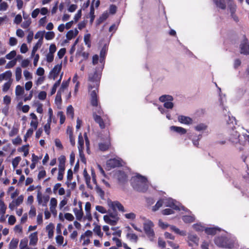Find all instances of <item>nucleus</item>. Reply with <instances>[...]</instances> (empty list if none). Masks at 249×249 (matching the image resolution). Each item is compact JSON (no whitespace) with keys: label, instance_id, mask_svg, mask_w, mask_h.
Returning <instances> with one entry per match:
<instances>
[{"label":"nucleus","instance_id":"obj_1","mask_svg":"<svg viewBox=\"0 0 249 249\" xmlns=\"http://www.w3.org/2000/svg\"><path fill=\"white\" fill-rule=\"evenodd\" d=\"M89 90L90 92V101L91 105L94 107H97L99 104V97L98 96V88L95 87L94 85H91L89 86Z\"/></svg>","mask_w":249,"mask_h":249},{"label":"nucleus","instance_id":"obj_2","mask_svg":"<svg viewBox=\"0 0 249 249\" xmlns=\"http://www.w3.org/2000/svg\"><path fill=\"white\" fill-rule=\"evenodd\" d=\"M215 244L219 247L231 249L234 247V244L224 237H217L214 239Z\"/></svg>","mask_w":249,"mask_h":249},{"label":"nucleus","instance_id":"obj_3","mask_svg":"<svg viewBox=\"0 0 249 249\" xmlns=\"http://www.w3.org/2000/svg\"><path fill=\"white\" fill-rule=\"evenodd\" d=\"M159 100L161 102L164 103L163 107L167 109H172L174 107L172 103L173 97L170 95H163L160 97Z\"/></svg>","mask_w":249,"mask_h":249},{"label":"nucleus","instance_id":"obj_4","mask_svg":"<svg viewBox=\"0 0 249 249\" xmlns=\"http://www.w3.org/2000/svg\"><path fill=\"white\" fill-rule=\"evenodd\" d=\"M154 224L151 221H148L143 224V229L145 234L149 237H153L155 233L153 229Z\"/></svg>","mask_w":249,"mask_h":249},{"label":"nucleus","instance_id":"obj_5","mask_svg":"<svg viewBox=\"0 0 249 249\" xmlns=\"http://www.w3.org/2000/svg\"><path fill=\"white\" fill-rule=\"evenodd\" d=\"M136 178L138 179V181H140L141 184L139 185L140 186L138 187V190L140 192H145L148 189L147 178L139 174L136 176Z\"/></svg>","mask_w":249,"mask_h":249},{"label":"nucleus","instance_id":"obj_6","mask_svg":"<svg viewBox=\"0 0 249 249\" xmlns=\"http://www.w3.org/2000/svg\"><path fill=\"white\" fill-rule=\"evenodd\" d=\"M240 53L247 55L249 54V42L245 35L243 36V39L240 45Z\"/></svg>","mask_w":249,"mask_h":249},{"label":"nucleus","instance_id":"obj_7","mask_svg":"<svg viewBox=\"0 0 249 249\" xmlns=\"http://www.w3.org/2000/svg\"><path fill=\"white\" fill-rule=\"evenodd\" d=\"M62 69V63L55 65L53 69L50 71L49 75L50 79L55 80L58 76Z\"/></svg>","mask_w":249,"mask_h":249},{"label":"nucleus","instance_id":"obj_8","mask_svg":"<svg viewBox=\"0 0 249 249\" xmlns=\"http://www.w3.org/2000/svg\"><path fill=\"white\" fill-rule=\"evenodd\" d=\"M107 166L110 168H114L122 166L121 161L115 158L108 160L107 162Z\"/></svg>","mask_w":249,"mask_h":249},{"label":"nucleus","instance_id":"obj_9","mask_svg":"<svg viewBox=\"0 0 249 249\" xmlns=\"http://www.w3.org/2000/svg\"><path fill=\"white\" fill-rule=\"evenodd\" d=\"M188 244L190 247L198 245L199 238L196 235L189 234L188 236Z\"/></svg>","mask_w":249,"mask_h":249},{"label":"nucleus","instance_id":"obj_10","mask_svg":"<svg viewBox=\"0 0 249 249\" xmlns=\"http://www.w3.org/2000/svg\"><path fill=\"white\" fill-rule=\"evenodd\" d=\"M89 81L93 82V84H91L92 86L94 85L95 87L98 88L99 86V78L96 71H95L91 76H89Z\"/></svg>","mask_w":249,"mask_h":249},{"label":"nucleus","instance_id":"obj_11","mask_svg":"<svg viewBox=\"0 0 249 249\" xmlns=\"http://www.w3.org/2000/svg\"><path fill=\"white\" fill-rule=\"evenodd\" d=\"M110 207L113 211L116 210V209L117 208L119 211L123 213L125 211L123 205L118 201L112 202L110 204Z\"/></svg>","mask_w":249,"mask_h":249},{"label":"nucleus","instance_id":"obj_12","mask_svg":"<svg viewBox=\"0 0 249 249\" xmlns=\"http://www.w3.org/2000/svg\"><path fill=\"white\" fill-rule=\"evenodd\" d=\"M93 118L95 122L99 124V126L101 129H104L105 128L104 122L100 115H97L96 112H93Z\"/></svg>","mask_w":249,"mask_h":249},{"label":"nucleus","instance_id":"obj_13","mask_svg":"<svg viewBox=\"0 0 249 249\" xmlns=\"http://www.w3.org/2000/svg\"><path fill=\"white\" fill-rule=\"evenodd\" d=\"M178 121L181 124H190L193 123V120L191 118L184 115L178 116Z\"/></svg>","mask_w":249,"mask_h":249},{"label":"nucleus","instance_id":"obj_14","mask_svg":"<svg viewBox=\"0 0 249 249\" xmlns=\"http://www.w3.org/2000/svg\"><path fill=\"white\" fill-rule=\"evenodd\" d=\"M118 180L120 183H124L126 182L127 176L126 174L123 171H119L118 173Z\"/></svg>","mask_w":249,"mask_h":249},{"label":"nucleus","instance_id":"obj_15","mask_svg":"<svg viewBox=\"0 0 249 249\" xmlns=\"http://www.w3.org/2000/svg\"><path fill=\"white\" fill-rule=\"evenodd\" d=\"M111 146V143L109 141L105 142H101L99 143V148L102 151H107Z\"/></svg>","mask_w":249,"mask_h":249},{"label":"nucleus","instance_id":"obj_16","mask_svg":"<svg viewBox=\"0 0 249 249\" xmlns=\"http://www.w3.org/2000/svg\"><path fill=\"white\" fill-rule=\"evenodd\" d=\"M12 72L10 71H7L5 72L0 74V81H1L3 80H12Z\"/></svg>","mask_w":249,"mask_h":249},{"label":"nucleus","instance_id":"obj_17","mask_svg":"<svg viewBox=\"0 0 249 249\" xmlns=\"http://www.w3.org/2000/svg\"><path fill=\"white\" fill-rule=\"evenodd\" d=\"M170 129L180 134H185L187 132L186 129L180 126H171Z\"/></svg>","mask_w":249,"mask_h":249},{"label":"nucleus","instance_id":"obj_18","mask_svg":"<svg viewBox=\"0 0 249 249\" xmlns=\"http://www.w3.org/2000/svg\"><path fill=\"white\" fill-rule=\"evenodd\" d=\"M107 49L106 45H104L100 51V62L101 63H104L105 59L107 53Z\"/></svg>","mask_w":249,"mask_h":249},{"label":"nucleus","instance_id":"obj_19","mask_svg":"<svg viewBox=\"0 0 249 249\" xmlns=\"http://www.w3.org/2000/svg\"><path fill=\"white\" fill-rule=\"evenodd\" d=\"M54 226L52 223H50L46 226V230L48 231L49 238L51 239L53 236Z\"/></svg>","mask_w":249,"mask_h":249},{"label":"nucleus","instance_id":"obj_20","mask_svg":"<svg viewBox=\"0 0 249 249\" xmlns=\"http://www.w3.org/2000/svg\"><path fill=\"white\" fill-rule=\"evenodd\" d=\"M216 6L219 8L224 10L226 8V4L224 0H213Z\"/></svg>","mask_w":249,"mask_h":249},{"label":"nucleus","instance_id":"obj_21","mask_svg":"<svg viewBox=\"0 0 249 249\" xmlns=\"http://www.w3.org/2000/svg\"><path fill=\"white\" fill-rule=\"evenodd\" d=\"M104 220L107 223L112 226L116 225L117 222L118 221V220L113 219L112 218H110L109 216L107 215L104 216Z\"/></svg>","mask_w":249,"mask_h":249},{"label":"nucleus","instance_id":"obj_22","mask_svg":"<svg viewBox=\"0 0 249 249\" xmlns=\"http://www.w3.org/2000/svg\"><path fill=\"white\" fill-rule=\"evenodd\" d=\"M83 175H84V178H85V180H86V184H87L88 187L90 188V189H91L92 188V186L90 184V177L88 174L86 169H85L84 170Z\"/></svg>","mask_w":249,"mask_h":249},{"label":"nucleus","instance_id":"obj_23","mask_svg":"<svg viewBox=\"0 0 249 249\" xmlns=\"http://www.w3.org/2000/svg\"><path fill=\"white\" fill-rule=\"evenodd\" d=\"M78 150H84V141L81 133L78 136Z\"/></svg>","mask_w":249,"mask_h":249},{"label":"nucleus","instance_id":"obj_24","mask_svg":"<svg viewBox=\"0 0 249 249\" xmlns=\"http://www.w3.org/2000/svg\"><path fill=\"white\" fill-rule=\"evenodd\" d=\"M217 231L219 230L216 228H205V233L208 235H215Z\"/></svg>","mask_w":249,"mask_h":249},{"label":"nucleus","instance_id":"obj_25","mask_svg":"<svg viewBox=\"0 0 249 249\" xmlns=\"http://www.w3.org/2000/svg\"><path fill=\"white\" fill-rule=\"evenodd\" d=\"M18 239L17 238H13L10 242L9 249H16L18 243Z\"/></svg>","mask_w":249,"mask_h":249},{"label":"nucleus","instance_id":"obj_26","mask_svg":"<svg viewBox=\"0 0 249 249\" xmlns=\"http://www.w3.org/2000/svg\"><path fill=\"white\" fill-rule=\"evenodd\" d=\"M74 212L76 216V218L78 220H81L83 216V212L82 209L78 210L77 208L74 209Z\"/></svg>","mask_w":249,"mask_h":249},{"label":"nucleus","instance_id":"obj_27","mask_svg":"<svg viewBox=\"0 0 249 249\" xmlns=\"http://www.w3.org/2000/svg\"><path fill=\"white\" fill-rule=\"evenodd\" d=\"M182 219L186 223H191L194 222L195 217L191 215H184L182 216Z\"/></svg>","mask_w":249,"mask_h":249},{"label":"nucleus","instance_id":"obj_28","mask_svg":"<svg viewBox=\"0 0 249 249\" xmlns=\"http://www.w3.org/2000/svg\"><path fill=\"white\" fill-rule=\"evenodd\" d=\"M51 123L52 121H51V119H48L47 123L45 124L44 126V131L47 135H49L50 133Z\"/></svg>","mask_w":249,"mask_h":249},{"label":"nucleus","instance_id":"obj_29","mask_svg":"<svg viewBox=\"0 0 249 249\" xmlns=\"http://www.w3.org/2000/svg\"><path fill=\"white\" fill-rule=\"evenodd\" d=\"M6 206L3 200L0 199V214L2 216L5 213Z\"/></svg>","mask_w":249,"mask_h":249},{"label":"nucleus","instance_id":"obj_30","mask_svg":"<svg viewBox=\"0 0 249 249\" xmlns=\"http://www.w3.org/2000/svg\"><path fill=\"white\" fill-rule=\"evenodd\" d=\"M43 43L40 42V41H38L36 44L34 46L32 51L31 55L34 56L38 49L41 47Z\"/></svg>","mask_w":249,"mask_h":249},{"label":"nucleus","instance_id":"obj_31","mask_svg":"<svg viewBox=\"0 0 249 249\" xmlns=\"http://www.w3.org/2000/svg\"><path fill=\"white\" fill-rule=\"evenodd\" d=\"M108 14L107 13H104L97 19V24L99 25L102 22L106 20L108 18Z\"/></svg>","mask_w":249,"mask_h":249},{"label":"nucleus","instance_id":"obj_32","mask_svg":"<svg viewBox=\"0 0 249 249\" xmlns=\"http://www.w3.org/2000/svg\"><path fill=\"white\" fill-rule=\"evenodd\" d=\"M45 32L44 31H38L35 36V38H39L38 41H40V42L43 43V36Z\"/></svg>","mask_w":249,"mask_h":249},{"label":"nucleus","instance_id":"obj_33","mask_svg":"<svg viewBox=\"0 0 249 249\" xmlns=\"http://www.w3.org/2000/svg\"><path fill=\"white\" fill-rule=\"evenodd\" d=\"M37 241V237L36 236V232L32 233L31 235V239L30 240V244L35 245Z\"/></svg>","mask_w":249,"mask_h":249},{"label":"nucleus","instance_id":"obj_34","mask_svg":"<svg viewBox=\"0 0 249 249\" xmlns=\"http://www.w3.org/2000/svg\"><path fill=\"white\" fill-rule=\"evenodd\" d=\"M22 70L20 67H17L16 70L15 75L16 79L18 81L21 77Z\"/></svg>","mask_w":249,"mask_h":249},{"label":"nucleus","instance_id":"obj_35","mask_svg":"<svg viewBox=\"0 0 249 249\" xmlns=\"http://www.w3.org/2000/svg\"><path fill=\"white\" fill-rule=\"evenodd\" d=\"M12 80H10L4 84L2 86V90L3 92H7L9 90L12 84Z\"/></svg>","mask_w":249,"mask_h":249},{"label":"nucleus","instance_id":"obj_36","mask_svg":"<svg viewBox=\"0 0 249 249\" xmlns=\"http://www.w3.org/2000/svg\"><path fill=\"white\" fill-rule=\"evenodd\" d=\"M55 36V34L53 31H49L46 33L45 38L46 40H52Z\"/></svg>","mask_w":249,"mask_h":249},{"label":"nucleus","instance_id":"obj_37","mask_svg":"<svg viewBox=\"0 0 249 249\" xmlns=\"http://www.w3.org/2000/svg\"><path fill=\"white\" fill-rule=\"evenodd\" d=\"M126 237L129 239L131 241H134L135 242H137L138 240V236L135 233H128L126 234Z\"/></svg>","mask_w":249,"mask_h":249},{"label":"nucleus","instance_id":"obj_38","mask_svg":"<svg viewBox=\"0 0 249 249\" xmlns=\"http://www.w3.org/2000/svg\"><path fill=\"white\" fill-rule=\"evenodd\" d=\"M163 200L160 199L158 200L156 204L153 207L152 210L153 211H157L160 207H161L163 205Z\"/></svg>","mask_w":249,"mask_h":249},{"label":"nucleus","instance_id":"obj_39","mask_svg":"<svg viewBox=\"0 0 249 249\" xmlns=\"http://www.w3.org/2000/svg\"><path fill=\"white\" fill-rule=\"evenodd\" d=\"M67 177V181L66 183L67 184L68 186H69L73 178V173L71 169H70L68 171Z\"/></svg>","mask_w":249,"mask_h":249},{"label":"nucleus","instance_id":"obj_40","mask_svg":"<svg viewBox=\"0 0 249 249\" xmlns=\"http://www.w3.org/2000/svg\"><path fill=\"white\" fill-rule=\"evenodd\" d=\"M107 215L109 216L110 218H111L118 221L119 219V217L118 215V213L116 210L113 211V212L108 213V214Z\"/></svg>","mask_w":249,"mask_h":249},{"label":"nucleus","instance_id":"obj_41","mask_svg":"<svg viewBox=\"0 0 249 249\" xmlns=\"http://www.w3.org/2000/svg\"><path fill=\"white\" fill-rule=\"evenodd\" d=\"M15 92L17 96L21 95L24 93V89L20 85H18L16 88Z\"/></svg>","mask_w":249,"mask_h":249},{"label":"nucleus","instance_id":"obj_42","mask_svg":"<svg viewBox=\"0 0 249 249\" xmlns=\"http://www.w3.org/2000/svg\"><path fill=\"white\" fill-rule=\"evenodd\" d=\"M21 160V157L18 156L16 157L12 160V165L14 168H15L18 166Z\"/></svg>","mask_w":249,"mask_h":249},{"label":"nucleus","instance_id":"obj_43","mask_svg":"<svg viewBox=\"0 0 249 249\" xmlns=\"http://www.w3.org/2000/svg\"><path fill=\"white\" fill-rule=\"evenodd\" d=\"M16 63H17V59H13V60H11L10 61H9L7 63V64L5 66V68L6 69L12 68L16 65Z\"/></svg>","mask_w":249,"mask_h":249},{"label":"nucleus","instance_id":"obj_44","mask_svg":"<svg viewBox=\"0 0 249 249\" xmlns=\"http://www.w3.org/2000/svg\"><path fill=\"white\" fill-rule=\"evenodd\" d=\"M16 52L14 50L11 51L5 55V58L9 60H13L16 55Z\"/></svg>","mask_w":249,"mask_h":249},{"label":"nucleus","instance_id":"obj_45","mask_svg":"<svg viewBox=\"0 0 249 249\" xmlns=\"http://www.w3.org/2000/svg\"><path fill=\"white\" fill-rule=\"evenodd\" d=\"M95 190L97 193L102 198H103L105 196L104 191L97 185L95 187Z\"/></svg>","mask_w":249,"mask_h":249},{"label":"nucleus","instance_id":"obj_46","mask_svg":"<svg viewBox=\"0 0 249 249\" xmlns=\"http://www.w3.org/2000/svg\"><path fill=\"white\" fill-rule=\"evenodd\" d=\"M29 215L30 218H33L36 215V209L33 205L31 207L29 212Z\"/></svg>","mask_w":249,"mask_h":249},{"label":"nucleus","instance_id":"obj_47","mask_svg":"<svg viewBox=\"0 0 249 249\" xmlns=\"http://www.w3.org/2000/svg\"><path fill=\"white\" fill-rule=\"evenodd\" d=\"M89 15L90 17V22H92L95 18L94 15V8L93 4H92L90 7Z\"/></svg>","mask_w":249,"mask_h":249},{"label":"nucleus","instance_id":"obj_48","mask_svg":"<svg viewBox=\"0 0 249 249\" xmlns=\"http://www.w3.org/2000/svg\"><path fill=\"white\" fill-rule=\"evenodd\" d=\"M69 80L66 81H63V82L61 85V87L58 90L61 91V92H63L64 91L65 89L67 88V87L69 86Z\"/></svg>","mask_w":249,"mask_h":249},{"label":"nucleus","instance_id":"obj_49","mask_svg":"<svg viewBox=\"0 0 249 249\" xmlns=\"http://www.w3.org/2000/svg\"><path fill=\"white\" fill-rule=\"evenodd\" d=\"M94 232L98 236H102L103 234L101 231V227L100 226L96 225L93 229Z\"/></svg>","mask_w":249,"mask_h":249},{"label":"nucleus","instance_id":"obj_50","mask_svg":"<svg viewBox=\"0 0 249 249\" xmlns=\"http://www.w3.org/2000/svg\"><path fill=\"white\" fill-rule=\"evenodd\" d=\"M31 24V19L28 18L27 20H25V21L22 23L21 27L24 29H27L29 27Z\"/></svg>","mask_w":249,"mask_h":249},{"label":"nucleus","instance_id":"obj_51","mask_svg":"<svg viewBox=\"0 0 249 249\" xmlns=\"http://www.w3.org/2000/svg\"><path fill=\"white\" fill-rule=\"evenodd\" d=\"M207 126L204 124H199L195 126V129L197 131H200L201 130H205Z\"/></svg>","mask_w":249,"mask_h":249},{"label":"nucleus","instance_id":"obj_52","mask_svg":"<svg viewBox=\"0 0 249 249\" xmlns=\"http://www.w3.org/2000/svg\"><path fill=\"white\" fill-rule=\"evenodd\" d=\"M194 229L197 231H205V228L200 224H196L193 225Z\"/></svg>","mask_w":249,"mask_h":249},{"label":"nucleus","instance_id":"obj_53","mask_svg":"<svg viewBox=\"0 0 249 249\" xmlns=\"http://www.w3.org/2000/svg\"><path fill=\"white\" fill-rule=\"evenodd\" d=\"M18 132V127L14 126L11 130L9 132V136L10 137H13L17 135Z\"/></svg>","mask_w":249,"mask_h":249},{"label":"nucleus","instance_id":"obj_54","mask_svg":"<svg viewBox=\"0 0 249 249\" xmlns=\"http://www.w3.org/2000/svg\"><path fill=\"white\" fill-rule=\"evenodd\" d=\"M67 115H70L71 118L73 117L74 116V110L71 105H70L68 107L67 109Z\"/></svg>","mask_w":249,"mask_h":249},{"label":"nucleus","instance_id":"obj_55","mask_svg":"<svg viewBox=\"0 0 249 249\" xmlns=\"http://www.w3.org/2000/svg\"><path fill=\"white\" fill-rule=\"evenodd\" d=\"M229 8L230 9L231 14H235L236 8L235 4H234L233 2H230V3L229 4Z\"/></svg>","mask_w":249,"mask_h":249},{"label":"nucleus","instance_id":"obj_56","mask_svg":"<svg viewBox=\"0 0 249 249\" xmlns=\"http://www.w3.org/2000/svg\"><path fill=\"white\" fill-rule=\"evenodd\" d=\"M171 230L174 231L176 233L179 234L180 235H185L184 232L182 231H181L179 229L177 228L175 226H172L171 227Z\"/></svg>","mask_w":249,"mask_h":249},{"label":"nucleus","instance_id":"obj_57","mask_svg":"<svg viewBox=\"0 0 249 249\" xmlns=\"http://www.w3.org/2000/svg\"><path fill=\"white\" fill-rule=\"evenodd\" d=\"M66 52L65 48L60 49L57 53V56L59 58H62L65 55Z\"/></svg>","mask_w":249,"mask_h":249},{"label":"nucleus","instance_id":"obj_58","mask_svg":"<svg viewBox=\"0 0 249 249\" xmlns=\"http://www.w3.org/2000/svg\"><path fill=\"white\" fill-rule=\"evenodd\" d=\"M57 201L56 198H52L50 201V209H54L57 206Z\"/></svg>","mask_w":249,"mask_h":249},{"label":"nucleus","instance_id":"obj_59","mask_svg":"<svg viewBox=\"0 0 249 249\" xmlns=\"http://www.w3.org/2000/svg\"><path fill=\"white\" fill-rule=\"evenodd\" d=\"M62 92H61V91L58 90L56 95V97H55V101L56 103H61V102H62V98H61Z\"/></svg>","mask_w":249,"mask_h":249},{"label":"nucleus","instance_id":"obj_60","mask_svg":"<svg viewBox=\"0 0 249 249\" xmlns=\"http://www.w3.org/2000/svg\"><path fill=\"white\" fill-rule=\"evenodd\" d=\"M174 213V211L172 209L169 208L165 209L162 211V213L163 215H170Z\"/></svg>","mask_w":249,"mask_h":249},{"label":"nucleus","instance_id":"obj_61","mask_svg":"<svg viewBox=\"0 0 249 249\" xmlns=\"http://www.w3.org/2000/svg\"><path fill=\"white\" fill-rule=\"evenodd\" d=\"M74 37H75L74 31L72 30L69 31L66 34V37L69 40L71 39Z\"/></svg>","mask_w":249,"mask_h":249},{"label":"nucleus","instance_id":"obj_62","mask_svg":"<svg viewBox=\"0 0 249 249\" xmlns=\"http://www.w3.org/2000/svg\"><path fill=\"white\" fill-rule=\"evenodd\" d=\"M47 93L44 91H40L38 95V97L40 100H44L46 98Z\"/></svg>","mask_w":249,"mask_h":249},{"label":"nucleus","instance_id":"obj_63","mask_svg":"<svg viewBox=\"0 0 249 249\" xmlns=\"http://www.w3.org/2000/svg\"><path fill=\"white\" fill-rule=\"evenodd\" d=\"M95 209L97 211L102 213H107L106 209L102 206H96Z\"/></svg>","mask_w":249,"mask_h":249},{"label":"nucleus","instance_id":"obj_64","mask_svg":"<svg viewBox=\"0 0 249 249\" xmlns=\"http://www.w3.org/2000/svg\"><path fill=\"white\" fill-rule=\"evenodd\" d=\"M28 47L25 43H23L20 49V52L22 53H25L28 51Z\"/></svg>","mask_w":249,"mask_h":249}]
</instances>
